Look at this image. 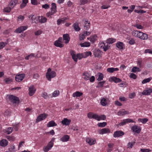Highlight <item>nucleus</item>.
I'll return each instance as SVG.
<instances>
[{"label":"nucleus","instance_id":"obj_3","mask_svg":"<svg viewBox=\"0 0 152 152\" xmlns=\"http://www.w3.org/2000/svg\"><path fill=\"white\" fill-rule=\"evenodd\" d=\"M7 96L8 97L10 101L13 103H19L20 100L17 97L12 95H7Z\"/></svg>","mask_w":152,"mask_h":152},{"label":"nucleus","instance_id":"obj_21","mask_svg":"<svg viewBox=\"0 0 152 152\" xmlns=\"http://www.w3.org/2000/svg\"><path fill=\"white\" fill-rule=\"evenodd\" d=\"M129 113L128 111H125L124 109H122L120 111L117 113L118 115H124L126 114H128Z\"/></svg>","mask_w":152,"mask_h":152},{"label":"nucleus","instance_id":"obj_60","mask_svg":"<svg viewBox=\"0 0 152 152\" xmlns=\"http://www.w3.org/2000/svg\"><path fill=\"white\" fill-rule=\"evenodd\" d=\"M135 143V142H129L128 144V148H132L133 145Z\"/></svg>","mask_w":152,"mask_h":152},{"label":"nucleus","instance_id":"obj_19","mask_svg":"<svg viewBox=\"0 0 152 152\" xmlns=\"http://www.w3.org/2000/svg\"><path fill=\"white\" fill-rule=\"evenodd\" d=\"M63 40H65V43H67L69 42L70 40V37L68 34H65L63 35Z\"/></svg>","mask_w":152,"mask_h":152},{"label":"nucleus","instance_id":"obj_32","mask_svg":"<svg viewBox=\"0 0 152 152\" xmlns=\"http://www.w3.org/2000/svg\"><path fill=\"white\" fill-rule=\"evenodd\" d=\"M112 80L115 83H120L121 81V80L119 78H117L116 77H113L111 78Z\"/></svg>","mask_w":152,"mask_h":152},{"label":"nucleus","instance_id":"obj_50","mask_svg":"<svg viewBox=\"0 0 152 152\" xmlns=\"http://www.w3.org/2000/svg\"><path fill=\"white\" fill-rule=\"evenodd\" d=\"M134 26L136 27L137 28L139 29H142L143 28V27L141 25L136 24L134 25Z\"/></svg>","mask_w":152,"mask_h":152},{"label":"nucleus","instance_id":"obj_24","mask_svg":"<svg viewBox=\"0 0 152 152\" xmlns=\"http://www.w3.org/2000/svg\"><path fill=\"white\" fill-rule=\"evenodd\" d=\"M57 125V124L55 123L54 121L52 120L49 122V123L47 124V126L48 127H50L56 126Z\"/></svg>","mask_w":152,"mask_h":152},{"label":"nucleus","instance_id":"obj_42","mask_svg":"<svg viewBox=\"0 0 152 152\" xmlns=\"http://www.w3.org/2000/svg\"><path fill=\"white\" fill-rule=\"evenodd\" d=\"M107 125V123L103 122V123H99L97 125L99 127H104Z\"/></svg>","mask_w":152,"mask_h":152},{"label":"nucleus","instance_id":"obj_10","mask_svg":"<svg viewBox=\"0 0 152 152\" xmlns=\"http://www.w3.org/2000/svg\"><path fill=\"white\" fill-rule=\"evenodd\" d=\"M86 141L91 145L94 144L96 142V140L95 139L89 137H87L86 139Z\"/></svg>","mask_w":152,"mask_h":152},{"label":"nucleus","instance_id":"obj_55","mask_svg":"<svg viewBox=\"0 0 152 152\" xmlns=\"http://www.w3.org/2000/svg\"><path fill=\"white\" fill-rule=\"evenodd\" d=\"M99 121L101 120H104L106 118V117L104 115H102L100 116H99L98 118Z\"/></svg>","mask_w":152,"mask_h":152},{"label":"nucleus","instance_id":"obj_29","mask_svg":"<svg viewBox=\"0 0 152 152\" xmlns=\"http://www.w3.org/2000/svg\"><path fill=\"white\" fill-rule=\"evenodd\" d=\"M118 70V69L117 68H114L113 67L108 68L107 69V71L110 73H113L114 71H117Z\"/></svg>","mask_w":152,"mask_h":152},{"label":"nucleus","instance_id":"obj_11","mask_svg":"<svg viewBox=\"0 0 152 152\" xmlns=\"http://www.w3.org/2000/svg\"><path fill=\"white\" fill-rule=\"evenodd\" d=\"M110 132V130L108 128H104L98 131V132L100 134H104L109 133Z\"/></svg>","mask_w":152,"mask_h":152},{"label":"nucleus","instance_id":"obj_39","mask_svg":"<svg viewBox=\"0 0 152 152\" xmlns=\"http://www.w3.org/2000/svg\"><path fill=\"white\" fill-rule=\"evenodd\" d=\"M105 83V81H101L99 82L98 83L97 85L96 86V88H99V87H102L104 83Z\"/></svg>","mask_w":152,"mask_h":152},{"label":"nucleus","instance_id":"obj_56","mask_svg":"<svg viewBox=\"0 0 152 152\" xmlns=\"http://www.w3.org/2000/svg\"><path fill=\"white\" fill-rule=\"evenodd\" d=\"M77 58L79 60L81 59L82 58H84V56L83 55V53L77 54Z\"/></svg>","mask_w":152,"mask_h":152},{"label":"nucleus","instance_id":"obj_30","mask_svg":"<svg viewBox=\"0 0 152 152\" xmlns=\"http://www.w3.org/2000/svg\"><path fill=\"white\" fill-rule=\"evenodd\" d=\"M83 94L82 93L77 91L73 94L72 96L74 97H80Z\"/></svg>","mask_w":152,"mask_h":152},{"label":"nucleus","instance_id":"obj_62","mask_svg":"<svg viewBox=\"0 0 152 152\" xmlns=\"http://www.w3.org/2000/svg\"><path fill=\"white\" fill-rule=\"evenodd\" d=\"M42 7L43 8H44L45 9H47L50 8V6L48 4H45L43 5L42 6Z\"/></svg>","mask_w":152,"mask_h":152},{"label":"nucleus","instance_id":"obj_54","mask_svg":"<svg viewBox=\"0 0 152 152\" xmlns=\"http://www.w3.org/2000/svg\"><path fill=\"white\" fill-rule=\"evenodd\" d=\"M47 19L45 17H42L41 19L40 20V23H44L46 22Z\"/></svg>","mask_w":152,"mask_h":152},{"label":"nucleus","instance_id":"obj_8","mask_svg":"<svg viewBox=\"0 0 152 152\" xmlns=\"http://www.w3.org/2000/svg\"><path fill=\"white\" fill-rule=\"evenodd\" d=\"M27 28V26H22L16 29L15 32L17 33H20L26 29Z\"/></svg>","mask_w":152,"mask_h":152},{"label":"nucleus","instance_id":"obj_57","mask_svg":"<svg viewBox=\"0 0 152 152\" xmlns=\"http://www.w3.org/2000/svg\"><path fill=\"white\" fill-rule=\"evenodd\" d=\"M129 77L130 78H132L134 79H136L137 77L136 75L133 73H131L129 76Z\"/></svg>","mask_w":152,"mask_h":152},{"label":"nucleus","instance_id":"obj_35","mask_svg":"<svg viewBox=\"0 0 152 152\" xmlns=\"http://www.w3.org/2000/svg\"><path fill=\"white\" fill-rule=\"evenodd\" d=\"M12 8L10 7H6L3 9V11L5 12H10Z\"/></svg>","mask_w":152,"mask_h":152},{"label":"nucleus","instance_id":"obj_43","mask_svg":"<svg viewBox=\"0 0 152 152\" xmlns=\"http://www.w3.org/2000/svg\"><path fill=\"white\" fill-rule=\"evenodd\" d=\"M54 14V13L52 12V11H49L46 14V16L50 18H51V16L53 15Z\"/></svg>","mask_w":152,"mask_h":152},{"label":"nucleus","instance_id":"obj_1","mask_svg":"<svg viewBox=\"0 0 152 152\" xmlns=\"http://www.w3.org/2000/svg\"><path fill=\"white\" fill-rule=\"evenodd\" d=\"M132 35L135 37H138L141 39L146 40L148 39V35L140 31H134L132 32Z\"/></svg>","mask_w":152,"mask_h":152},{"label":"nucleus","instance_id":"obj_25","mask_svg":"<svg viewBox=\"0 0 152 152\" xmlns=\"http://www.w3.org/2000/svg\"><path fill=\"white\" fill-rule=\"evenodd\" d=\"M97 35L96 34H94L92 36H91V37H89V40L91 42H92V43H93L97 40Z\"/></svg>","mask_w":152,"mask_h":152},{"label":"nucleus","instance_id":"obj_27","mask_svg":"<svg viewBox=\"0 0 152 152\" xmlns=\"http://www.w3.org/2000/svg\"><path fill=\"white\" fill-rule=\"evenodd\" d=\"M69 136L68 135H65L61 138L60 140L64 142H66L69 140Z\"/></svg>","mask_w":152,"mask_h":152},{"label":"nucleus","instance_id":"obj_34","mask_svg":"<svg viewBox=\"0 0 152 152\" xmlns=\"http://www.w3.org/2000/svg\"><path fill=\"white\" fill-rule=\"evenodd\" d=\"M80 45L81 47H88L90 46V44L89 42H85L83 43H81Z\"/></svg>","mask_w":152,"mask_h":152},{"label":"nucleus","instance_id":"obj_18","mask_svg":"<svg viewBox=\"0 0 152 152\" xmlns=\"http://www.w3.org/2000/svg\"><path fill=\"white\" fill-rule=\"evenodd\" d=\"M71 121L70 120H69L67 118H64V119L61 121V123L65 125H68L69 124Z\"/></svg>","mask_w":152,"mask_h":152},{"label":"nucleus","instance_id":"obj_48","mask_svg":"<svg viewBox=\"0 0 152 152\" xmlns=\"http://www.w3.org/2000/svg\"><path fill=\"white\" fill-rule=\"evenodd\" d=\"M151 79V78H150L145 79L142 80V84H144L147 83L149 82L150 81Z\"/></svg>","mask_w":152,"mask_h":152},{"label":"nucleus","instance_id":"obj_44","mask_svg":"<svg viewBox=\"0 0 152 152\" xmlns=\"http://www.w3.org/2000/svg\"><path fill=\"white\" fill-rule=\"evenodd\" d=\"M15 4V3L13 2V1L11 0L8 6L10 7L12 9L16 5V4Z\"/></svg>","mask_w":152,"mask_h":152},{"label":"nucleus","instance_id":"obj_45","mask_svg":"<svg viewBox=\"0 0 152 152\" xmlns=\"http://www.w3.org/2000/svg\"><path fill=\"white\" fill-rule=\"evenodd\" d=\"M6 138L9 140L10 141H14L15 140V138L13 136H6Z\"/></svg>","mask_w":152,"mask_h":152},{"label":"nucleus","instance_id":"obj_46","mask_svg":"<svg viewBox=\"0 0 152 152\" xmlns=\"http://www.w3.org/2000/svg\"><path fill=\"white\" fill-rule=\"evenodd\" d=\"M66 19H64V20H62V19H59L57 21V25H59L61 23H64L65 22V21Z\"/></svg>","mask_w":152,"mask_h":152},{"label":"nucleus","instance_id":"obj_31","mask_svg":"<svg viewBox=\"0 0 152 152\" xmlns=\"http://www.w3.org/2000/svg\"><path fill=\"white\" fill-rule=\"evenodd\" d=\"M73 27L75 30L77 31H78L80 30V28L78 26V24L77 22H75L73 25Z\"/></svg>","mask_w":152,"mask_h":152},{"label":"nucleus","instance_id":"obj_64","mask_svg":"<svg viewBox=\"0 0 152 152\" xmlns=\"http://www.w3.org/2000/svg\"><path fill=\"white\" fill-rule=\"evenodd\" d=\"M141 151L142 152H149L151 150L149 149H140Z\"/></svg>","mask_w":152,"mask_h":152},{"label":"nucleus","instance_id":"obj_49","mask_svg":"<svg viewBox=\"0 0 152 152\" xmlns=\"http://www.w3.org/2000/svg\"><path fill=\"white\" fill-rule=\"evenodd\" d=\"M11 31V29H6L4 30L3 32V33L4 34L7 35L10 33V32Z\"/></svg>","mask_w":152,"mask_h":152},{"label":"nucleus","instance_id":"obj_28","mask_svg":"<svg viewBox=\"0 0 152 152\" xmlns=\"http://www.w3.org/2000/svg\"><path fill=\"white\" fill-rule=\"evenodd\" d=\"M54 45L57 47H58L60 48L63 47L64 46V45L62 43L57 41H56L55 42Z\"/></svg>","mask_w":152,"mask_h":152},{"label":"nucleus","instance_id":"obj_53","mask_svg":"<svg viewBox=\"0 0 152 152\" xmlns=\"http://www.w3.org/2000/svg\"><path fill=\"white\" fill-rule=\"evenodd\" d=\"M7 45V43L6 42H0V49L3 48Z\"/></svg>","mask_w":152,"mask_h":152},{"label":"nucleus","instance_id":"obj_22","mask_svg":"<svg viewBox=\"0 0 152 152\" xmlns=\"http://www.w3.org/2000/svg\"><path fill=\"white\" fill-rule=\"evenodd\" d=\"M152 92V89H147L146 90H145L142 92V94L144 95H149Z\"/></svg>","mask_w":152,"mask_h":152},{"label":"nucleus","instance_id":"obj_14","mask_svg":"<svg viewBox=\"0 0 152 152\" xmlns=\"http://www.w3.org/2000/svg\"><path fill=\"white\" fill-rule=\"evenodd\" d=\"M102 51L99 49H95L94 51V54L95 57H98L102 55Z\"/></svg>","mask_w":152,"mask_h":152},{"label":"nucleus","instance_id":"obj_26","mask_svg":"<svg viewBox=\"0 0 152 152\" xmlns=\"http://www.w3.org/2000/svg\"><path fill=\"white\" fill-rule=\"evenodd\" d=\"M124 45V44L121 42H118L116 44V46L120 50L123 49Z\"/></svg>","mask_w":152,"mask_h":152},{"label":"nucleus","instance_id":"obj_61","mask_svg":"<svg viewBox=\"0 0 152 152\" xmlns=\"http://www.w3.org/2000/svg\"><path fill=\"white\" fill-rule=\"evenodd\" d=\"M79 39L80 40H83L85 37L83 35V34H80L79 35Z\"/></svg>","mask_w":152,"mask_h":152},{"label":"nucleus","instance_id":"obj_9","mask_svg":"<svg viewBox=\"0 0 152 152\" xmlns=\"http://www.w3.org/2000/svg\"><path fill=\"white\" fill-rule=\"evenodd\" d=\"M24 74H21L16 75L15 77V80L16 81L20 82L23 80L25 77Z\"/></svg>","mask_w":152,"mask_h":152},{"label":"nucleus","instance_id":"obj_7","mask_svg":"<svg viewBox=\"0 0 152 152\" xmlns=\"http://www.w3.org/2000/svg\"><path fill=\"white\" fill-rule=\"evenodd\" d=\"M124 134V133L122 131H117L115 132L113 134L114 137H121Z\"/></svg>","mask_w":152,"mask_h":152},{"label":"nucleus","instance_id":"obj_51","mask_svg":"<svg viewBox=\"0 0 152 152\" xmlns=\"http://www.w3.org/2000/svg\"><path fill=\"white\" fill-rule=\"evenodd\" d=\"M31 18V20L32 21V22H33L37 18L36 17V15H31L30 16H29V18Z\"/></svg>","mask_w":152,"mask_h":152},{"label":"nucleus","instance_id":"obj_2","mask_svg":"<svg viewBox=\"0 0 152 152\" xmlns=\"http://www.w3.org/2000/svg\"><path fill=\"white\" fill-rule=\"evenodd\" d=\"M56 75V73L54 71H51L50 68L48 69L46 74V78L49 81H50L51 78L55 77Z\"/></svg>","mask_w":152,"mask_h":152},{"label":"nucleus","instance_id":"obj_37","mask_svg":"<svg viewBox=\"0 0 152 152\" xmlns=\"http://www.w3.org/2000/svg\"><path fill=\"white\" fill-rule=\"evenodd\" d=\"M4 82L7 84H9L10 83L12 82V80L10 77L7 78H5L4 80Z\"/></svg>","mask_w":152,"mask_h":152},{"label":"nucleus","instance_id":"obj_38","mask_svg":"<svg viewBox=\"0 0 152 152\" xmlns=\"http://www.w3.org/2000/svg\"><path fill=\"white\" fill-rule=\"evenodd\" d=\"M92 53L91 51H87L83 53V55L84 56V58H86L89 56H91Z\"/></svg>","mask_w":152,"mask_h":152},{"label":"nucleus","instance_id":"obj_12","mask_svg":"<svg viewBox=\"0 0 152 152\" xmlns=\"http://www.w3.org/2000/svg\"><path fill=\"white\" fill-rule=\"evenodd\" d=\"M36 90V89L33 86H30L29 88V95L31 96H33L35 93Z\"/></svg>","mask_w":152,"mask_h":152},{"label":"nucleus","instance_id":"obj_47","mask_svg":"<svg viewBox=\"0 0 152 152\" xmlns=\"http://www.w3.org/2000/svg\"><path fill=\"white\" fill-rule=\"evenodd\" d=\"M59 94V92L58 91L56 90L53 93L52 97H56L58 96Z\"/></svg>","mask_w":152,"mask_h":152},{"label":"nucleus","instance_id":"obj_15","mask_svg":"<svg viewBox=\"0 0 152 152\" xmlns=\"http://www.w3.org/2000/svg\"><path fill=\"white\" fill-rule=\"evenodd\" d=\"M83 21L84 24V29L86 30H88L90 27V23L88 22L87 20H83Z\"/></svg>","mask_w":152,"mask_h":152},{"label":"nucleus","instance_id":"obj_23","mask_svg":"<svg viewBox=\"0 0 152 152\" xmlns=\"http://www.w3.org/2000/svg\"><path fill=\"white\" fill-rule=\"evenodd\" d=\"M8 142L5 139H3L0 141V145L3 147H5L7 145Z\"/></svg>","mask_w":152,"mask_h":152},{"label":"nucleus","instance_id":"obj_40","mask_svg":"<svg viewBox=\"0 0 152 152\" xmlns=\"http://www.w3.org/2000/svg\"><path fill=\"white\" fill-rule=\"evenodd\" d=\"M107 42L109 44H112L115 42V39L113 38H109L107 40Z\"/></svg>","mask_w":152,"mask_h":152},{"label":"nucleus","instance_id":"obj_58","mask_svg":"<svg viewBox=\"0 0 152 152\" xmlns=\"http://www.w3.org/2000/svg\"><path fill=\"white\" fill-rule=\"evenodd\" d=\"M42 31L40 30H38L34 32V34L36 36H38L42 34Z\"/></svg>","mask_w":152,"mask_h":152},{"label":"nucleus","instance_id":"obj_16","mask_svg":"<svg viewBox=\"0 0 152 152\" xmlns=\"http://www.w3.org/2000/svg\"><path fill=\"white\" fill-rule=\"evenodd\" d=\"M132 129L134 132H135L138 134L140 132L141 130L140 127L136 125L133 126L132 127Z\"/></svg>","mask_w":152,"mask_h":152},{"label":"nucleus","instance_id":"obj_63","mask_svg":"<svg viewBox=\"0 0 152 152\" xmlns=\"http://www.w3.org/2000/svg\"><path fill=\"white\" fill-rule=\"evenodd\" d=\"M15 148V147L14 145L13 144L12 145L10 146V148H9V150L10 151L12 152L13 150Z\"/></svg>","mask_w":152,"mask_h":152},{"label":"nucleus","instance_id":"obj_4","mask_svg":"<svg viewBox=\"0 0 152 152\" xmlns=\"http://www.w3.org/2000/svg\"><path fill=\"white\" fill-rule=\"evenodd\" d=\"M48 116V115L45 113L40 114L37 116L36 121V123H38L45 119Z\"/></svg>","mask_w":152,"mask_h":152},{"label":"nucleus","instance_id":"obj_41","mask_svg":"<svg viewBox=\"0 0 152 152\" xmlns=\"http://www.w3.org/2000/svg\"><path fill=\"white\" fill-rule=\"evenodd\" d=\"M138 121H140L143 124H145L148 121V119L147 118H139L138 119Z\"/></svg>","mask_w":152,"mask_h":152},{"label":"nucleus","instance_id":"obj_13","mask_svg":"<svg viewBox=\"0 0 152 152\" xmlns=\"http://www.w3.org/2000/svg\"><path fill=\"white\" fill-rule=\"evenodd\" d=\"M101 45H102L101 47H103L104 50V51H106L110 47V46L108 45V43H107V42L105 43L104 42H101Z\"/></svg>","mask_w":152,"mask_h":152},{"label":"nucleus","instance_id":"obj_52","mask_svg":"<svg viewBox=\"0 0 152 152\" xmlns=\"http://www.w3.org/2000/svg\"><path fill=\"white\" fill-rule=\"evenodd\" d=\"M103 75L102 73H99V77L97 79L98 81H101L103 80Z\"/></svg>","mask_w":152,"mask_h":152},{"label":"nucleus","instance_id":"obj_59","mask_svg":"<svg viewBox=\"0 0 152 152\" xmlns=\"http://www.w3.org/2000/svg\"><path fill=\"white\" fill-rule=\"evenodd\" d=\"M72 57L75 61L77 62V61L78 58L77 54L76 55L75 54L74 55L72 56Z\"/></svg>","mask_w":152,"mask_h":152},{"label":"nucleus","instance_id":"obj_33","mask_svg":"<svg viewBox=\"0 0 152 152\" xmlns=\"http://www.w3.org/2000/svg\"><path fill=\"white\" fill-rule=\"evenodd\" d=\"M101 104L103 106H106L107 104V101L106 98H103L101 100Z\"/></svg>","mask_w":152,"mask_h":152},{"label":"nucleus","instance_id":"obj_17","mask_svg":"<svg viewBox=\"0 0 152 152\" xmlns=\"http://www.w3.org/2000/svg\"><path fill=\"white\" fill-rule=\"evenodd\" d=\"M83 79L85 80H89V77L91 75L88 72H84L83 73Z\"/></svg>","mask_w":152,"mask_h":152},{"label":"nucleus","instance_id":"obj_20","mask_svg":"<svg viewBox=\"0 0 152 152\" xmlns=\"http://www.w3.org/2000/svg\"><path fill=\"white\" fill-rule=\"evenodd\" d=\"M51 5V11L55 13L57 11L56 4L54 3H52Z\"/></svg>","mask_w":152,"mask_h":152},{"label":"nucleus","instance_id":"obj_6","mask_svg":"<svg viewBox=\"0 0 152 152\" xmlns=\"http://www.w3.org/2000/svg\"><path fill=\"white\" fill-rule=\"evenodd\" d=\"M53 143L50 142L47 146L43 148V151L45 152H48L53 146Z\"/></svg>","mask_w":152,"mask_h":152},{"label":"nucleus","instance_id":"obj_5","mask_svg":"<svg viewBox=\"0 0 152 152\" xmlns=\"http://www.w3.org/2000/svg\"><path fill=\"white\" fill-rule=\"evenodd\" d=\"M129 122H135L132 120V119L130 118H127L126 119H125L123 120V121L121 122L120 123L118 124H117L116 125L118 127L119 126H121L126 124V123Z\"/></svg>","mask_w":152,"mask_h":152},{"label":"nucleus","instance_id":"obj_36","mask_svg":"<svg viewBox=\"0 0 152 152\" xmlns=\"http://www.w3.org/2000/svg\"><path fill=\"white\" fill-rule=\"evenodd\" d=\"M140 69L138 67L136 66L134 67L132 70V72H135L137 71L140 72Z\"/></svg>","mask_w":152,"mask_h":152}]
</instances>
